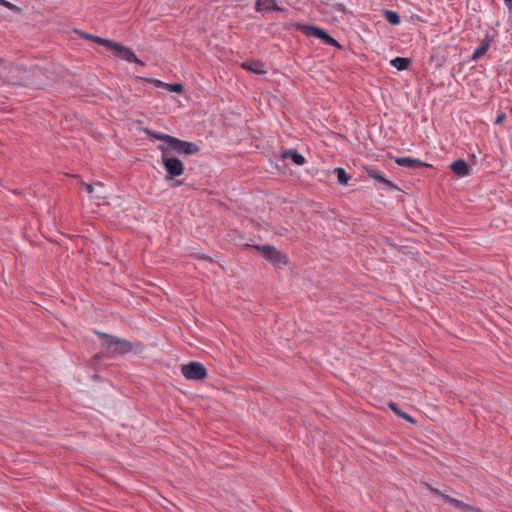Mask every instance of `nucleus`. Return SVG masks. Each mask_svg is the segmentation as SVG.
<instances>
[{
    "instance_id": "obj_24",
    "label": "nucleus",
    "mask_w": 512,
    "mask_h": 512,
    "mask_svg": "<svg viewBox=\"0 0 512 512\" xmlns=\"http://www.w3.org/2000/svg\"><path fill=\"white\" fill-rule=\"evenodd\" d=\"M400 417H402V418L406 419V420H407V421H409V422H414L413 418H412L409 414H407V413H405V412H402V413L400 414Z\"/></svg>"
},
{
    "instance_id": "obj_17",
    "label": "nucleus",
    "mask_w": 512,
    "mask_h": 512,
    "mask_svg": "<svg viewBox=\"0 0 512 512\" xmlns=\"http://www.w3.org/2000/svg\"><path fill=\"white\" fill-rule=\"evenodd\" d=\"M391 66L399 71L407 70L411 64V60L405 57H396L390 61Z\"/></svg>"
},
{
    "instance_id": "obj_7",
    "label": "nucleus",
    "mask_w": 512,
    "mask_h": 512,
    "mask_svg": "<svg viewBox=\"0 0 512 512\" xmlns=\"http://www.w3.org/2000/svg\"><path fill=\"white\" fill-rule=\"evenodd\" d=\"M181 373L188 380H202L207 376V369L202 363L191 361L182 365Z\"/></svg>"
},
{
    "instance_id": "obj_11",
    "label": "nucleus",
    "mask_w": 512,
    "mask_h": 512,
    "mask_svg": "<svg viewBox=\"0 0 512 512\" xmlns=\"http://www.w3.org/2000/svg\"><path fill=\"white\" fill-rule=\"evenodd\" d=\"M395 163L400 167H406L410 169H418L424 166H428L421 160L411 157H397L395 158Z\"/></svg>"
},
{
    "instance_id": "obj_18",
    "label": "nucleus",
    "mask_w": 512,
    "mask_h": 512,
    "mask_svg": "<svg viewBox=\"0 0 512 512\" xmlns=\"http://www.w3.org/2000/svg\"><path fill=\"white\" fill-rule=\"evenodd\" d=\"M334 173L337 176V181L341 185H347L350 180V176L347 174L344 168L337 167L334 169Z\"/></svg>"
},
{
    "instance_id": "obj_2",
    "label": "nucleus",
    "mask_w": 512,
    "mask_h": 512,
    "mask_svg": "<svg viewBox=\"0 0 512 512\" xmlns=\"http://www.w3.org/2000/svg\"><path fill=\"white\" fill-rule=\"evenodd\" d=\"M84 35L86 38H88L100 45L105 46L107 49H110L113 52L115 57L122 59L128 63H137L141 66L143 65V62L137 58L135 53L130 48H128L120 43L114 42L112 40L101 38L99 36H94V35H90V34H84Z\"/></svg>"
},
{
    "instance_id": "obj_25",
    "label": "nucleus",
    "mask_w": 512,
    "mask_h": 512,
    "mask_svg": "<svg viewBox=\"0 0 512 512\" xmlns=\"http://www.w3.org/2000/svg\"><path fill=\"white\" fill-rule=\"evenodd\" d=\"M85 187H86L87 192H88L89 194H92V192H93V187H92V185H91V184H86V185H85Z\"/></svg>"
},
{
    "instance_id": "obj_27",
    "label": "nucleus",
    "mask_w": 512,
    "mask_h": 512,
    "mask_svg": "<svg viewBox=\"0 0 512 512\" xmlns=\"http://www.w3.org/2000/svg\"><path fill=\"white\" fill-rule=\"evenodd\" d=\"M2 64V61L0 60V65Z\"/></svg>"
},
{
    "instance_id": "obj_1",
    "label": "nucleus",
    "mask_w": 512,
    "mask_h": 512,
    "mask_svg": "<svg viewBox=\"0 0 512 512\" xmlns=\"http://www.w3.org/2000/svg\"><path fill=\"white\" fill-rule=\"evenodd\" d=\"M95 334L101 338V351L93 357L95 361H99L103 358H113L117 355H124L133 349L132 343L126 339L100 331H95Z\"/></svg>"
},
{
    "instance_id": "obj_21",
    "label": "nucleus",
    "mask_w": 512,
    "mask_h": 512,
    "mask_svg": "<svg viewBox=\"0 0 512 512\" xmlns=\"http://www.w3.org/2000/svg\"><path fill=\"white\" fill-rule=\"evenodd\" d=\"M0 5H3L4 7L10 9V10H13V11H19V8L17 6H15L14 4H12L11 2L7 1V0H0Z\"/></svg>"
},
{
    "instance_id": "obj_9",
    "label": "nucleus",
    "mask_w": 512,
    "mask_h": 512,
    "mask_svg": "<svg viewBox=\"0 0 512 512\" xmlns=\"http://www.w3.org/2000/svg\"><path fill=\"white\" fill-rule=\"evenodd\" d=\"M366 173L368 177L377 180L381 185L383 189L386 190H394L397 189L396 185L388 180L383 173L376 169H367Z\"/></svg>"
},
{
    "instance_id": "obj_4",
    "label": "nucleus",
    "mask_w": 512,
    "mask_h": 512,
    "mask_svg": "<svg viewBox=\"0 0 512 512\" xmlns=\"http://www.w3.org/2000/svg\"><path fill=\"white\" fill-rule=\"evenodd\" d=\"M158 149L161 151V159L163 166L170 177H178L181 176L184 172V165L177 157H174L169 151L164 149L163 146H158Z\"/></svg>"
},
{
    "instance_id": "obj_5",
    "label": "nucleus",
    "mask_w": 512,
    "mask_h": 512,
    "mask_svg": "<svg viewBox=\"0 0 512 512\" xmlns=\"http://www.w3.org/2000/svg\"><path fill=\"white\" fill-rule=\"evenodd\" d=\"M252 247L261 252L263 257L274 266L280 267L288 263L287 256L280 252L275 246L254 245Z\"/></svg>"
},
{
    "instance_id": "obj_12",
    "label": "nucleus",
    "mask_w": 512,
    "mask_h": 512,
    "mask_svg": "<svg viewBox=\"0 0 512 512\" xmlns=\"http://www.w3.org/2000/svg\"><path fill=\"white\" fill-rule=\"evenodd\" d=\"M281 157L283 159H290L294 164L298 166H301L306 162L304 156L294 149L283 151Z\"/></svg>"
},
{
    "instance_id": "obj_22",
    "label": "nucleus",
    "mask_w": 512,
    "mask_h": 512,
    "mask_svg": "<svg viewBox=\"0 0 512 512\" xmlns=\"http://www.w3.org/2000/svg\"><path fill=\"white\" fill-rule=\"evenodd\" d=\"M506 118V114L504 112H499L495 118V124H501Z\"/></svg>"
},
{
    "instance_id": "obj_10",
    "label": "nucleus",
    "mask_w": 512,
    "mask_h": 512,
    "mask_svg": "<svg viewBox=\"0 0 512 512\" xmlns=\"http://www.w3.org/2000/svg\"><path fill=\"white\" fill-rule=\"evenodd\" d=\"M255 6L258 12H286V9L284 7L278 6L275 0H256Z\"/></svg>"
},
{
    "instance_id": "obj_6",
    "label": "nucleus",
    "mask_w": 512,
    "mask_h": 512,
    "mask_svg": "<svg viewBox=\"0 0 512 512\" xmlns=\"http://www.w3.org/2000/svg\"><path fill=\"white\" fill-rule=\"evenodd\" d=\"M164 149L171 153H177L179 155L190 156L199 152L200 148L193 142H188L181 140L179 138L173 137L170 139L169 146H163Z\"/></svg>"
},
{
    "instance_id": "obj_19",
    "label": "nucleus",
    "mask_w": 512,
    "mask_h": 512,
    "mask_svg": "<svg viewBox=\"0 0 512 512\" xmlns=\"http://www.w3.org/2000/svg\"><path fill=\"white\" fill-rule=\"evenodd\" d=\"M384 18L392 25H398L401 22L399 14L392 10H385Z\"/></svg>"
},
{
    "instance_id": "obj_3",
    "label": "nucleus",
    "mask_w": 512,
    "mask_h": 512,
    "mask_svg": "<svg viewBox=\"0 0 512 512\" xmlns=\"http://www.w3.org/2000/svg\"><path fill=\"white\" fill-rule=\"evenodd\" d=\"M425 488H427L429 491H431L436 496L440 497L445 503L449 504L450 506L454 507L460 512H481V510L475 506H472L470 504H466L461 500H458L456 498L451 497L446 492L441 491L432 485H430L427 482L422 483Z\"/></svg>"
},
{
    "instance_id": "obj_15",
    "label": "nucleus",
    "mask_w": 512,
    "mask_h": 512,
    "mask_svg": "<svg viewBox=\"0 0 512 512\" xmlns=\"http://www.w3.org/2000/svg\"><path fill=\"white\" fill-rule=\"evenodd\" d=\"M242 67L255 74H264L266 71L264 69V64L259 61H247L242 64Z\"/></svg>"
},
{
    "instance_id": "obj_16",
    "label": "nucleus",
    "mask_w": 512,
    "mask_h": 512,
    "mask_svg": "<svg viewBox=\"0 0 512 512\" xmlns=\"http://www.w3.org/2000/svg\"><path fill=\"white\" fill-rule=\"evenodd\" d=\"M491 41L489 39H484L481 44L474 50L471 60L475 61L483 56L489 49Z\"/></svg>"
},
{
    "instance_id": "obj_23",
    "label": "nucleus",
    "mask_w": 512,
    "mask_h": 512,
    "mask_svg": "<svg viewBox=\"0 0 512 512\" xmlns=\"http://www.w3.org/2000/svg\"><path fill=\"white\" fill-rule=\"evenodd\" d=\"M389 407L397 414L400 416V414L402 413V411L398 408L397 404L391 402L389 404Z\"/></svg>"
},
{
    "instance_id": "obj_20",
    "label": "nucleus",
    "mask_w": 512,
    "mask_h": 512,
    "mask_svg": "<svg viewBox=\"0 0 512 512\" xmlns=\"http://www.w3.org/2000/svg\"><path fill=\"white\" fill-rule=\"evenodd\" d=\"M158 86H166L169 91L175 92V93H181L184 89L183 85L180 83L175 84H165L159 80L156 81Z\"/></svg>"
},
{
    "instance_id": "obj_13",
    "label": "nucleus",
    "mask_w": 512,
    "mask_h": 512,
    "mask_svg": "<svg viewBox=\"0 0 512 512\" xmlns=\"http://www.w3.org/2000/svg\"><path fill=\"white\" fill-rule=\"evenodd\" d=\"M450 168L459 177H464L469 174L468 164L463 159H458L452 162Z\"/></svg>"
},
{
    "instance_id": "obj_14",
    "label": "nucleus",
    "mask_w": 512,
    "mask_h": 512,
    "mask_svg": "<svg viewBox=\"0 0 512 512\" xmlns=\"http://www.w3.org/2000/svg\"><path fill=\"white\" fill-rule=\"evenodd\" d=\"M143 132L151 137V138H154L156 140H161V141H164L163 144H160L159 146H169L170 145V139H173L174 136H170L168 134H164L162 132H158V131H154V130H151L149 128H145L143 129Z\"/></svg>"
},
{
    "instance_id": "obj_8",
    "label": "nucleus",
    "mask_w": 512,
    "mask_h": 512,
    "mask_svg": "<svg viewBox=\"0 0 512 512\" xmlns=\"http://www.w3.org/2000/svg\"><path fill=\"white\" fill-rule=\"evenodd\" d=\"M299 29L306 35L312 36L317 39L322 40L324 43L330 46H339L337 40H335L332 36H330L325 30L318 28L313 25H299Z\"/></svg>"
},
{
    "instance_id": "obj_26",
    "label": "nucleus",
    "mask_w": 512,
    "mask_h": 512,
    "mask_svg": "<svg viewBox=\"0 0 512 512\" xmlns=\"http://www.w3.org/2000/svg\"><path fill=\"white\" fill-rule=\"evenodd\" d=\"M504 2L506 3V5L511 8L512 7V0H504Z\"/></svg>"
}]
</instances>
